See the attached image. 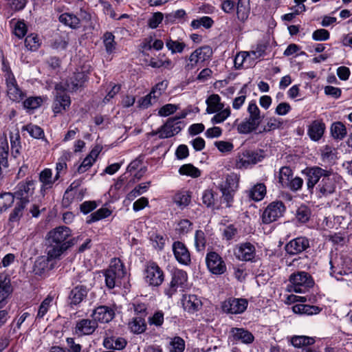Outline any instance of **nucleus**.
<instances>
[{
    "mask_svg": "<svg viewBox=\"0 0 352 352\" xmlns=\"http://www.w3.org/2000/svg\"><path fill=\"white\" fill-rule=\"evenodd\" d=\"M70 235L71 230L66 226H59L49 232L47 241V254L50 257L58 258L69 248V244L66 241Z\"/></svg>",
    "mask_w": 352,
    "mask_h": 352,
    "instance_id": "f257e3e1",
    "label": "nucleus"
},
{
    "mask_svg": "<svg viewBox=\"0 0 352 352\" xmlns=\"http://www.w3.org/2000/svg\"><path fill=\"white\" fill-rule=\"evenodd\" d=\"M247 111L248 117L241 122L236 127L240 134H249L256 131L263 119V116H261V111L254 101L249 103Z\"/></svg>",
    "mask_w": 352,
    "mask_h": 352,
    "instance_id": "f03ea898",
    "label": "nucleus"
},
{
    "mask_svg": "<svg viewBox=\"0 0 352 352\" xmlns=\"http://www.w3.org/2000/svg\"><path fill=\"white\" fill-rule=\"evenodd\" d=\"M105 284L109 289H113L121 284V279L126 274L124 263L120 258L111 259L109 267L104 271Z\"/></svg>",
    "mask_w": 352,
    "mask_h": 352,
    "instance_id": "7ed1b4c3",
    "label": "nucleus"
},
{
    "mask_svg": "<svg viewBox=\"0 0 352 352\" xmlns=\"http://www.w3.org/2000/svg\"><path fill=\"white\" fill-rule=\"evenodd\" d=\"M319 184L316 186L317 196L319 198L326 197L333 194L340 184V176L331 169L327 170Z\"/></svg>",
    "mask_w": 352,
    "mask_h": 352,
    "instance_id": "20e7f679",
    "label": "nucleus"
},
{
    "mask_svg": "<svg viewBox=\"0 0 352 352\" xmlns=\"http://www.w3.org/2000/svg\"><path fill=\"white\" fill-rule=\"evenodd\" d=\"M289 291L296 293H305L309 288L314 286V282L311 276L302 271L292 273L289 277Z\"/></svg>",
    "mask_w": 352,
    "mask_h": 352,
    "instance_id": "39448f33",
    "label": "nucleus"
},
{
    "mask_svg": "<svg viewBox=\"0 0 352 352\" xmlns=\"http://www.w3.org/2000/svg\"><path fill=\"white\" fill-rule=\"evenodd\" d=\"M266 155L263 150L245 151L236 157L235 166L239 169H246L250 166L254 165L261 162Z\"/></svg>",
    "mask_w": 352,
    "mask_h": 352,
    "instance_id": "423d86ee",
    "label": "nucleus"
},
{
    "mask_svg": "<svg viewBox=\"0 0 352 352\" xmlns=\"http://www.w3.org/2000/svg\"><path fill=\"white\" fill-rule=\"evenodd\" d=\"M144 278L150 286L158 287L164 280V274L156 263L148 261L144 265Z\"/></svg>",
    "mask_w": 352,
    "mask_h": 352,
    "instance_id": "0eeeda50",
    "label": "nucleus"
},
{
    "mask_svg": "<svg viewBox=\"0 0 352 352\" xmlns=\"http://www.w3.org/2000/svg\"><path fill=\"white\" fill-rule=\"evenodd\" d=\"M212 55V50L208 45H204L195 50L188 58H186V64L185 69L191 71L199 63H203L210 58Z\"/></svg>",
    "mask_w": 352,
    "mask_h": 352,
    "instance_id": "6e6552de",
    "label": "nucleus"
},
{
    "mask_svg": "<svg viewBox=\"0 0 352 352\" xmlns=\"http://www.w3.org/2000/svg\"><path fill=\"white\" fill-rule=\"evenodd\" d=\"M285 209L284 204L280 201L270 203L262 214V222L265 224H269L277 221L283 216Z\"/></svg>",
    "mask_w": 352,
    "mask_h": 352,
    "instance_id": "1a4fd4ad",
    "label": "nucleus"
},
{
    "mask_svg": "<svg viewBox=\"0 0 352 352\" xmlns=\"http://www.w3.org/2000/svg\"><path fill=\"white\" fill-rule=\"evenodd\" d=\"M6 92L13 102H19L26 96V93L18 85L13 74L8 73L6 77Z\"/></svg>",
    "mask_w": 352,
    "mask_h": 352,
    "instance_id": "9d476101",
    "label": "nucleus"
},
{
    "mask_svg": "<svg viewBox=\"0 0 352 352\" xmlns=\"http://www.w3.org/2000/svg\"><path fill=\"white\" fill-rule=\"evenodd\" d=\"M206 262L209 271L213 274L221 275L226 271V265L221 256L215 252L206 254Z\"/></svg>",
    "mask_w": 352,
    "mask_h": 352,
    "instance_id": "9b49d317",
    "label": "nucleus"
},
{
    "mask_svg": "<svg viewBox=\"0 0 352 352\" xmlns=\"http://www.w3.org/2000/svg\"><path fill=\"white\" fill-rule=\"evenodd\" d=\"M187 273L182 270H175L173 272L172 280L168 287L164 289V293L169 298L177 292L179 287H183L187 282Z\"/></svg>",
    "mask_w": 352,
    "mask_h": 352,
    "instance_id": "f8f14e48",
    "label": "nucleus"
},
{
    "mask_svg": "<svg viewBox=\"0 0 352 352\" xmlns=\"http://www.w3.org/2000/svg\"><path fill=\"white\" fill-rule=\"evenodd\" d=\"M248 302L245 298H230L222 304L224 312L231 314H239L244 312L248 307Z\"/></svg>",
    "mask_w": 352,
    "mask_h": 352,
    "instance_id": "ddd939ff",
    "label": "nucleus"
},
{
    "mask_svg": "<svg viewBox=\"0 0 352 352\" xmlns=\"http://www.w3.org/2000/svg\"><path fill=\"white\" fill-rule=\"evenodd\" d=\"M327 169L319 166H312L305 169L302 173L307 177V186L309 192H312L314 187L319 184Z\"/></svg>",
    "mask_w": 352,
    "mask_h": 352,
    "instance_id": "4468645a",
    "label": "nucleus"
},
{
    "mask_svg": "<svg viewBox=\"0 0 352 352\" xmlns=\"http://www.w3.org/2000/svg\"><path fill=\"white\" fill-rule=\"evenodd\" d=\"M184 124L181 121L175 122V118H168L165 124L159 129L160 135L161 139L168 138L179 133Z\"/></svg>",
    "mask_w": 352,
    "mask_h": 352,
    "instance_id": "2eb2a0df",
    "label": "nucleus"
},
{
    "mask_svg": "<svg viewBox=\"0 0 352 352\" xmlns=\"http://www.w3.org/2000/svg\"><path fill=\"white\" fill-rule=\"evenodd\" d=\"M34 184L35 182L33 180L19 183L14 194V198L16 197L20 201L28 204L30 201V197L34 194Z\"/></svg>",
    "mask_w": 352,
    "mask_h": 352,
    "instance_id": "dca6fc26",
    "label": "nucleus"
},
{
    "mask_svg": "<svg viewBox=\"0 0 352 352\" xmlns=\"http://www.w3.org/2000/svg\"><path fill=\"white\" fill-rule=\"evenodd\" d=\"M91 316L97 324L109 323L115 317V311L111 307L100 305L93 310Z\"/></svg>",
    "mask_w": 352,
    "mask_h": 352,
    "instance_id": "f3484780",
    "label": "nucleus"
},
{
    "mask_svg": "<svg viewBox=\"0 0 352 352\" xmlns=\"http://www.w3.org/2000/svg\"><path fill=\"white\" fill-rule=\"evenodd\" d=\"M309 248V241L304 236L297 237L288 242L285 247L286 252L289 255H296Z\"/></svg>",
    "mask_w": 352,
    "mask_h": 352,
    "instance_id": "a211bd4d",
    "label": "nucleus"
},
{
    "mask_svg": "<svg viewBox=\"0 0 352 352\" xmlns=\"http://www.w3.org/2000/svg\"><path fill=\"white\" fill-rule=\"evenodd\" d=\"M173 251L176 260L182 265H188L190 263V254L185 245L181 241H175L173 243Z\"/></svg>",
    "mask_w": 352,
    "mask_h": 352,
    "instance_id": "6ab92c4d",
    "label": "nucleus"
},
{
    "mask_svg": "<svg viewBox=\"0 0 352 352\" xmlns=\"http://www.w3.org/2000/svg\"><path fill=\"white\" fill-rule=\"evenodd\" d=\"M255 247L249 242L241 244L234 251V255L239 260L243 261H252L255 257Z\"/></svg>",
    "mask_w": 352,
    "mask_h": 352,
    "instance_id": "aec40b11",
    "label": "nucleus"
},
{
    "mask_svg": "<svg viewBox=\"0 0 352 352\" xmlns=\"http://www.w3.org/2000/svg\"><path fill=\"white\" fill-rule=\"evenodd\" d=\"M98 328V324L94 319H81L78 320L74 328L75 333L78 336H89Z\"/></svg>",
    "mask_w": 352,
    "mask_h": 352,
    "instance_id": "412c9836",
    "label": "nucleus"
},
{
    "mask_svg": "<svg viewBox=\"0 0 352 352\" xmlns=\"http://www.w3.org/2000/svg\"><path fill=\"white\" fill-rule=\"evenodd\" d=\"M182 304L185 311L190 314L199 311L202 307L201 300L193 294L184 295L182 298Z\"/></svg>",
    "mask_w": 352,
    "mask_h": 352,
    "instance_id": "4be33fe9",
    "label": "nucleus"
},
{
    "mask_svg": "<svg viewBox=\"0 0 352 352\" xmlns=\"http://www.w3.org/2000/svg\"><path fill=\"white\" fill-rule=\"evenodd\" d=\"M89 288L85 285H77L74 287L69 294L70 305H79L87 296Z\"/></svg>",
    "mask_w": 352,
    "mask_h": 352,
    "instance_id": "5701e85b",
    "label": "nucleus"
},
{
    "mask_svg": "<svg viewBox=\"0 0 352 352\" xmlns=\"http://www.w3.org/2000/svg\"><path fill=\"white\" fill-rule=\"evenodd\" d=\"M58 179L55 176L52 177V171L50 168H45L39 174V181L42 183L41 192L44 195L46 190L52 188L53 184Z\"/></svg>",
    "mask_w": 352,
    "mask_h": 352,
    "instance_id": "b1692460",
    "label": "nucleus"
},
{
    "mask_svg": "<svg viewBox=\"0 0 352 352\" xmlns=\"http://www.w3.org/2000/svg\"><path fill=\"white\" fill-rule=\"evenodd\" d=\"M325 124L322 120H314L308 129V135L311 140L318 141L324 134Z\"/></svg>",
    "mask_w": 352,
    "mask_h": 352,
    "instance_id": "393cba45",
    "label": "nucleus"
},
{
    "mask_svg": "<svg viewBox=\"0 0 352 352\" xmlns=\"http://www.w3.org/2000/svg\"><path fill=\"white\" fill-rule=\"evenodd\" d=\"M71 104L70 97L68 95H55L53 102V112L55 115L66 111Z\"/></svg>",
    "mask_w": 352,
    "mask_h": 352,
    "instance_id": "a878e982",
    "label": "nucleus"
},
{
    "mask_svg": "<svg viewBox=\"0 0 352 352\" xmlns=\"http://www.w3.org/2000/svg\"><path fill=\"white\" fill-rule=\"evenodd\" d=\"M53 258L49 256H41L38 258L34 265L33 272L36 275L43 276L48 272L51 267L49 266V263Z\"/></svg>",
    "mask_w": 352,
    "mask_h": 352,
    "instance_id": "bb28decb",
    "label": "nucleus"
},
{
    "mask_svg": "<svg viewBox=\"0 0 352 352\" xmlns=\"http://www.w3.org/2000/svg\"><path fill=\"white\" fill-rule=\"evenodd\" d=\"M208 113H214L223 109L224 104L221 102V98L218 94L210 95L206 101Z\"/></svg>",
    "mask_w": 352,
    "mask_h": 352,
    "instance_id": "cd10ccee",
    "label": "nucleus"
},
{
    "mask_svg": "<svg viewBox=\"0 0 352 352\" xmlns=\"http://www.w3.org/2000/svg\"><path fill=\"white\" fill-rule=\"evenodd\" d=\"M322 308L305 304H297L292 307V311L297 314H305L307 316L314 315L319 314Z\"/></svg>",
    "mask_w": 352,
    "mask_h": 352,
    "instance_id": "c85d7f7f",
    "label": "nucleus"
},
{
    "mask_svg": "<svg viewBox=\"0 0 352 352\" xmlns=\"http://www.w3.org/2000/svg\"><path fill=\"white\" fill-rule=\"evenodd\" d=\"M126 341L121 337H107L104 339L103 344L104 347L113 350H122L126 345Z\"/></svg>",
    "mask_w": 352,
    "mask_h": 352,
    "instance_id": "c756f323",
    "label": "nucleus"
},
{
    "mask_svg": "<svg viewBox=\"0 0 352 352\" xmlns=\"http://www.w3.org/2000/svg\"><path fill=\"white\" fill-rule=\"evenodd\" d=\"M234 339L245 344H250L254 341V336L250 331L242 328H232L231 330Z\"/></svg>",
    "mask_w": 352,
    "mask_h": 352,
    "instance_id": "7c9ffc66",
    "label": "nucleus"
},
{
    "mask_svg": "<svg viewBox=\"0 0 352 352\" xmlns=\"http://www.w3.org/2000/svg\"><path fill=\"white\" fill-rule=\"evenodd\" d=\"M173 202L180 209H184L187 207L191 201V195L189 191L183 190L179 191L173 196Z\"/></svg>",
    "mask_w": 352,
    "mask_h": 352,
    "instance_id": "2f4dec72",
    "label": "nucleus"
},
{
    "mask_svg": "<svg viewBox=\"0 0 352 352\" xmlns=\"http://www.w3.org/2000/svg\"><path fill=\"white\" fill-rule=\"evenodd\" d=\"M250 13V0H238L236 16L239 20L245 21Z\"/></svg>",
    "mask_w": 352,
    "mask_h": 352,
    "instance_id": "473e14b6",
    "label": "nucleus"
},
{
    "mask_svg": "<svg viewBox=\"0 0 352 352\" xmlns=\"http://www.w3.org/2000/svg\"><path fill=\"white\" fill-rule=\"evenodd\" d=\"M129 328L131 331L135 334L144 333L146 329V323L143 317H134L129 322Z\"/></svg>",
    "mask_w": 352,
    "mask_h": 352,
    "instance_id": "72a5a7b5",
    "label": "nucleus"
},
{
    "mask_svg": "<svg viewBox=\"0 0 352 352\" xmlns=\"http://www.w3.org/2000/svg\"><path fill=\"white\" fill-rule=\"evenodd\" d=\"M59 21L72 29H76L79 27L80 19L77 16L72 13H63L59 16Z\"/></svg>",
    "mask_w": 352,
    "mask_h": 352,
    "instance_id": "f704fd0d",
    "label": "nucleus"
},
{
    "mask_svg": "<svg viewBox=\"0 0 352 352\" xmlns=\"http://www.w3.org/2000/svg\"><path fill=\"white\" fill-rule=\"evenodd\" d=\"M85 79V75L83 72L74 73L73 76L67 81L69 90L76 91L78 87L82 86Z\"/></svg>",
    "mask_w": 352,
    "mask_h": 352,
    "instance_id": "c9c22d12",
    "label": "nucleus"
},
{
    "mask_svg": "<svg viewBox=\"0 0 352 352\" xmlns=\"http://www.w3.org/2000/svg\"><path fill=\"white\" fill-rule=\"evenodd\" d=\"M266 194V186L264 184L258 183L254 185L249 191L248 196L252 200H262Z\"/></svg>",
    "mask_w": 352,
    "mask_h": 352,
    "instance_id": "e433bc0d",
    "label": "nucleus"
},
{
    "mask_svg": "<svg viewBox=\"0 0 352 352\" xmlns=\"http://www.w3.org/2000/svg\"><path fill=\"white\" fill-rule=\"evenodd\" d=\"M291 342L295 347H308V346L313 344L315 340L312 337L305 336H294L292 338Z\"/></svg>",
    "mask_w": 352,
    "mask_h": 352,
    "instance_id": "4c0bfd02",
    "label": "nucleus"
},
{
    "mask_svg": "<svg viewBox=\"0 0 352 352\" xmlns=\"http://www.w3.org/2000/svg\"><path fill=\"white\" fill-rule=\"evenodd\" d=\"M239 178L237 175L232 173L228 175L226 180L219 185V188H226L229 190H236L239 186Z\"/></svg>",
    "mask_w": 352,
    "mask_h": 352,
    "instance_id": "58836bf2",
    "label": "nucleus"
},
{
    "mask_svg": "<svg viewBox=\"0 0 352 352\" xmlns=\"http://www.w3.org/2000/svg\"><path fill=\"white\" fill-rule=\"evenodd\" d=\"M331 133L334 139L341 140L346 135V129L342 122H336L331 126Z\"/></svg>",
    "mask_w": 352,
    "mask_h": 352,
    "instance_id": "ea45409f",
    "label": "nucleus"
},
{
    "mask_svg": "<svg viewBox=\"0 0 352 352\" xmlns=\"http://www.w3.org/2000/svg\"><path fill=\"white\" fill-rule=\"evenodd\" d=\"M94 279L93 274L90 271L84 270L77 275L76 281L80 283V285H85L87 288H89L92 285Z\"/></svg>",
    "mask_w": 352,
    "mask_h": 352,
    "instance_id": "a19ab883",
    "label": "nucleus"
},
{
    "mask_svg": "<svg viewBox=\"0 0 352 352\" xmlns=\"http://www.w3.org/2000/svg\"><path fill=\"white\" fill-rule=\"evenodd\" d=\"M293 177V171L288 166H283L279 170L278 182L283 187L288 185V183Z\"/></svg>",
    "mask_w": 352,
    "mask_h": 352,
    "instance_id": "79ce46f5",
    "label": "nucleus"
},
{
    "mask_svg": "<svg viewBox=\"0 0 352 352\" xmlns=\"http://www.w3.org/2000/svg\"><path fill=\"white\" fill-rule=\"evenodd\" d=\"M179 173L181 175L194 178L198 177L201 175V171L191 164L182 165L179 169Z\"/></svg>",
    "mask_w": 352,
    "mask_h": 352,
    "instance_id": "37998d69",
    "label": "nucleus"
},
{
    "mask_svg": "<svg viewBox=\"0 0 352 352\" xmlns=\"http://www.w3.org/2000/svg\"><path fill=\"white\" fill-rule=\"evenodd\" d=\"M41 42L38 36L36 34H30L25 39V47L31 50L36 51L41 46Z\"/></svg>",
    "mask_w": 352,
    "mask_h": 352,
    "instance_id": "c03bdc74",
    "label": "nucleus"
},
{
    "mask_svg": "<svg viewBox=\"0 0 352 352\" xmlns=\"http://www.w3.org/2000/svg\"><path fill=\"white\" fill-rule=\"evenodd\" d=\"M103 43L107 53L111 54L116 50V43L113 33L107 32L103 35Z\"/></svg>",
    "mask_w": 352,
    "mask_h": 352,
    "instance_id": "a18cd8bd",
    "label": "nucleus"
},
{
    "mask_svg": "<svg viewBox=\"0 0 352 352\" xmlns=\"http://www.w3.org/2000/svg\"><path fill=\"white\" fill-rule=\"evenodd\" d=\"M14 200V196L11 192L0 194V213L10 207Z\"/></svg>",
    "mask_w": 352,
    "mask_h": 352,
    "instance_id": "49530a36",
    "label": "nucleus"
},
{
    "mask_svg": "<svg viewBox=\"0 0 352 352\" xmlns=\"http://www.w3.org/2000/svg\"><path fill=\"white\" fill-rule=\"evenodd\" d=\"M150 185V182L140 184L127 195V199L131 201L133 200L135 198L146 192Z\"/></svg>",
    "mask_w": 352,
    "mask_h": 352,
    "instance_id": "de8ad7c7",
    "label": "nucleus"
},
{
    "mask_svg": "<svg viewBox=\"0 0 352 352\" xmlns=\"http://www.w3.org/2000/svg\"><path fill=\"white\" fill-rule=\"evenodd\" d=\"M8 144L6 142L0 143V170L8 167Z\"/></svg>",
    "mask_w": 352,
    "mask_h": 352,
    "instance_id": "09e8293b",
    "label": "nucleus"
},
{
    "mask_svg": "<svg viewBox=\"0 0 352 352\" xmlns=\"http://www.w3.org/2000/svg\"><path fill=\"white\" fill-rule=\"evenodd\" d=\"M111 214V211L108 208H101L89 216V219L87 220V223H91L93 222L99 221L110 216Z\"/></svg>",
    "mask_w": 352,
    "mask_h": 352,
    "instance_id": "8fccbe9b",
    "label": "nucleus"
},
{
    "mask_svg": "<svg viewBox=\"0 0 352 352\" xmlns=\"http://www.w3.org/2000/svg\"><path fill=\"white\" fill-rule=\"evenodd\" d=\"M166 46L172 54H175L182 53L186 47V44L183 42L174 41L170 38L166 41Z\"/></svg>",
    "mask_w": 352,
    "mask_h": 352,
    "instance_id": "3c124183",
    "label": "nucleus"
},
{
    "mask_svg": "<svg viewBox=\"0 0 352 352\" xmlns=\"http://www.w3.org/2000/svg\"><path fill=\"white\" fill-rule=\"evenodd\" d=\"M23 130L27 131L34 138L43 139L45 137L43 130L37 125L28 124L23 127Z\"/></svg>",
    "mask_w": 352,
    "mask_h": 352,
    "instance_id": "603ef678",
    "label": "nucleus"
},
{
    "mask_svg": "<svg viewBox=\"0 0 352 352\" xmlns=\"http://www.w3.org/2000/svg\"><path fill=\"white\" fill-rule=\"evenodd\" d=\"M43 102L40 96L29 97L23 101V107L28 110H34L38 108Z\"/></svg>",
    "mask_w": 352,
    "mask_h": 352,
    "instance_id": "864d4df0",
    "label": "nucleus"
},
{
    "mask_svg": "<svg viewBox=\"0 0 352 352\" xmlns=\"http://www.w3.org/2000/svg\"><path fill=\"white\" fill-rule=\"evenodd\" d=\"M53 301V297L47 296L39 306L36 319H41L47 314Z\"/></svg>",
    "mask_w": 352,
    "mask_h": 352,
    "instance_id": "5fc2aeb1",
    "label": "nucleus"
},
{
    "mask_svg": "<svg viewBox=\"0 0 352 352\" xmlns=\"http://www.w3.org/2000/svg\"><path fill=\"white\" fill-rule=\"evenodd\" d=\"M217 193L212 190H206L202 195V202L207 207L214 206L215 204Z\"/></svg>",
    "mask_w": 352,
    "mask_h": 352,
    "instance_id": "6e6d98bb",
    "label": "nucleus"
},
{
    "mask_svg": "<svg viewBox=\"0 0 352 352\" xmlns=\"http://www.w3.org/2000/svg\"><path fill=\"white\" fill-rule=\"evenodd\" d=\"M11 292V286L10 280L4 278L1 279L0 276V298L1 300H6Z\"/></svg>",
    "mask_w": 352,
    "mask_h": 352,
    "instance_id": "4d7b16f0",
    "label": "nucleus"
},
{
    "mask_svg": "<svg viewBox=\"0 0 352 352\" xmlns=\"http://www.w3.org/2000/svg\"><path fill=\"white\" fill-rule=\"evenodd\" d=\"M206 239L202 230H197L195 234V245L197 251L204 250L206 247Z\"/></svg>",
    "mask_w": 352,
    "mask_h": 352,
    "instance_id": "13d9d810",
    "label": "nucleus"
},
{
    "mask_svg": "<svg viewBox=\"0 0 352 352\" xmlns=\"http://www.w3.org/2000/svg\"><path fill=\"white\" fill-rule=\"evenodd\" d=\"M168 87V82L166 80H162L158 82L151 91V94H153V101L156 102L157 100L160 98L162 94L166 89Z\"/></svg>",
    "mask_w": 352,
    "mask_h": 352,
    "instance_id": "bf43d9fd",
    "label": "nucleus"
},
{
    "mask_svg": "<svg viewBox=\"0 0 352 352\" xmlns=\"http://www.w3.org/2000/svg\"><path fill=\"white\" fill-rule=\"evenodd\" d=\"M310 214V210L307 206H301L296 211V217L298 221L305 223L309 219Z\"/></svg>",
    "mask_w": 352,
    "mask_h": 352,
    "instance_id": "052dcab7",
    "label": "nucleus"
},
{
    "mask_svg": "<svg viewBox=\"0 0 352 352\" xmlns=\"http://www.w3.org/2000/svg\"><path fill=\"white\" fill-rule=\"evenodd\" d=\"M164 313L162 311H156L153 316L148 318L149 325H154L157 327H161L164 323Z\"/></svg>",
    "mask_w": 352,
    "mask_h": 352,
    "instance_id": "680f3d73",
    "label": "nucleus"
},
{
    "mask_svg": "<svg viewBox=\"0 0 352 352\" xmlns=\"http://www.w3.org/2000/svg\"><path fill=\"white\" fill-rule=\"evenodd\" d=\"M216 113L211 120L212 124L221 123L226 120L230 116V109L228 107Z\"/></svg>",
    "mask_w": 352,
    "mask_h": 352,
    "instance_id": "e2e57ef3",
    "label": "nucleus"
},
{
    "mask_svg": "<svg viewBox=\"0 0 352 352\" xmlns=\"http://www.w3.org/2000/svg\"><path fill=\"white\" fill-rule=\"evenodd\" d=\"M267 49V45L264 43H258L257 44L255 50L248 52L249 55L250 56L252 60L257 59L265 54V50Z\"/></svg>",
    "mask_w": 352,
    "mask_h": 352,
    "instance_id": "0e129e2a",
    "label": "nucleus"
},
{
    "mask_svg": "<svg viewBox=\"0 0 352 352\" xmlns=\"http://www.w3.org/2000/svg\"><path fill=\"white\" fill-rule=\"evenodd\" d=\"M192 223L188 219H182L177 223L176 230L179 234H185L192 230Z\"/></svg>",
    "mask_w": 352,
    "mask_h": 352,
    "instance_id": "69168bd1",
    "label": "nucleus"
},
{
    "mask_svg": "<svg viewBox=\"0 0 352 352\" xmlns=\"http://www.w3.org/2000/svg\"><path fill=\"white\" fill-rule=\"evenodd\" d=\"M252 60L248 52H241L239 53L234 58V66L239 69L247 61Z\"/></svg>",
    "mask_w": 352,
    "mask_h": 352,
    "instance_id": "338daca9",
    "label": "nucleus"
},
{
    "mask_svg": "<svg viewBox=\"0 0 352 352\" xmlns=\"http://www.w3.org/2000/svg\"><path fill=\"white\" fill-rule=\"evenodd\" d=\"M172 349L170 352H183L185 349L184 340L180 337H175L170 342Z\"/></svg>",
    "mask_w": 352,
    "mask_h": 352,
    "instance_id": "774afa93",
    "label": "nucleus"
}]
</instances>
